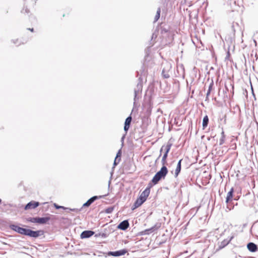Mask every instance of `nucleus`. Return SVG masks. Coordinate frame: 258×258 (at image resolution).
<instances>
[{"label":"nucleus","mask_w":258,"mask_h":258,"mask_svg":"<svg viewBox=\"0 0 258 258\" xmlns=\"http://www.w3.org/2000/svg\"><path fill=\"white\" fill-rule=\"evenodd\" d=\"M230 51H229V50H228V51L227 52V53H226V56L225 58V60H230Z\"/></svg>","instance_id":"38"},{"label":"nucleus","mask_w":258,"mask_h":258,"mask_svg":"<svg viewBox=\"0 0 258 258\" xmlns=\"http://www.w3.org/2000/svg\"><path fill=\"white\" fill-rule=\"evenodd\" d=\"M235 25H236V26H239V25H238V23H233L232 24L231 28H232V30H233V31L234 32H235V28H234Z\"/></svg>","instance_id":"37"},{"label":"nucleus","mask_w":258,"mask_h":258,"mask_svg":"<svg viewBox=\"0 0 258 258\" xmlns=\"http://www.w3.org/2000/svg\"><path fill=\"white\" fill-rule=\"evenodd\" d=\"M101 236L102 237H106V234L105 233H101Z\"/></svg>","instance_id":"48"},{"label":"nucleus","mask_w":258,"mask_h":258,"mask_svg":"<svg viewBox=\"0 0 258 258\" xmlns=\"http://www.w3.org/2000/svg\"><path fill=\"white\" fill-rule=\"evenodd\" d=\"M114 206H111L109 207H108L105 210V212L106 214H111L112 213L113 211L114 210Z\"/></svg>","instance_id":"31"},{"label":"nucleus","mask_w":258,"mask_h":258,"mask_svg":"<svg viewBox=\"0 0 258 258\" xmlns=\"http://www.w3.org/2000/svg\"><path fill=\"white\" fill-rule=\"evenodd\" d=\"M160 16L158 15H156L154 18V22H156L159 19Z\"/></svg>","instance_id":"40"},{"label":"nucleus","mask_w":258,"mask_h":258,"mask_svg":"<svg viewBox=\"0 0 258 258\" xmlns=\"http://www.w3.org/2000/svg\"><path fill=\"white\" fill-rule=\"evenodd\" d=\"M51 220V218L49 216L44 217H28L26 219L27 222L31 223H37L41 224H44L47 223V221Z\"/></svg>","instance_id":"5"},{"label":"nucleus","mask_w":258,"mask_h":258,"mask_svg":"<svg viewBox=\"0 0 258 258\" xmlns=\"http://www.w3.org/2000/svg\"><path fill=\"white\" fill-rule=\"evenodd\" d=\"M146 201V198L142 197V196H141L140 195L139 197L137 199L135 202L134 203L132 208V210H134L135 209L138 208L139 207L141 206Z\"/></svg>","instance_id":"12"},{"label":"nucleus","mask_w":258,"mask_h":258,"mask_svg":"<svg viewBox=\"0 0 258 258\" xmlns=\"http://www.w3.org/2000/svg\"><path fill=\"white\" fill-rule=\"evenodd\" d=\"M157 34L156 33H153V34H152V39H155L157 38Z\"/></svg>","instance_id":"41"},{"label":"nucleus","mask_w":258,"mask_h":258,"mask_svg":"<svg viewBox=\"0 0 258 258\" xmlns=\"http://www.w3.org/2000/svg\"><path fill=\"white\" fill-rule=\"evenodd\" d=\"M225 96L227 98H230L234 95V82L229 80L228 83L225 84V90H224Z\"/></svg>","instance_id":"4"},{"label":"nucleus","mask_w":258,"mask_h":258,"mask_svg":"<svg viewBox=\"0 0 258 258\" xmlns=\"http://www.w3.org/2000/svg\"><path fill=\"white\" fill-rule=\"evenodd\" d=\"M101 233H99L98 234H95V236L96 237H99V236H101Z\"/></svg>","instance_id":"44"},{"label":"nucleus","mask_w":258,"mask_h":258,"mask_svg":"<svg viewBox=\"0 0 258 258\" xmlns=\"http://www.w3.org/2000/svg\"><path fill=\"white\" fill-rule=\"evenodd\" d=\"M182 161V159H180L178 163H177V166H176V169H175V174H174V176L175 177H177L179 173L180 172V171H181V162Z\"/></svg>","instance_id":"23"},{"label":"nucleus","mask_w":258,"mask_h":258,"mask_svg":"<svg viewBox=\"0 0 258 258\" xmlns=\"http://www.w3.org/2000/svg\"><path fill=\"white\" fill-rule=\"evenodd\" d=\"M227 6L229 7L230 11L234 12L239 7L238 0H228Z\"/></svg>","instance_id":"10"},{"label":"nucleus","mask_w":258,"mask_h":258,"mask_svg":"<svg viewBox=\"0 0 258 258\" xmlns=\"http://www.w3.org/2000/svg\"><path fill=\"white\" fill-rule=\"evenodd\" d=\"M211 137H208V138H207V140H208V141H210V140H211Z\"/></svg>","instance_id":"51"},{"label":"nucleus","mask_w":258,"mask_h":258,"mask_svg":"<svg viewBox=\"0 0 258 258\" xmlns=\"http://www.w3.org/2000/svg\"><path fill=\"white\" fill-rule=\"evenodd\" d=\"M205 101L209 102V98L208 97H206Z\"/></svg>","instance_id":"47"},{"label":"nucleus","mask_w":258,"mask_h":258,"mask_svg":"<svg viewBox=\"0 0 258 258\" xmlns=\"http://www.w3.org/2000/svg\"><path fill=\"white\" fill-rule=\"evenodd\" d=\"M133 110L134 108L133 109L132 112H133ZM132 113H131V114L125 120L123 130L125 134H127L131 124L132 120Z\"/></svg>","instance_id":"13"},{"label":"nucleus","mask_w":258,"mask_h":258,"mask_svg":"<svg viewBox=\"0 0 258 258\" xmlns=\"http://www.w3.org/2000/svg\"><path fill=\"white\" fill-rule=\"evenodd\" d=\"M160 13H161V8L160 7H159L158 9H157V12H156V14L157 15H158L159 16H160Z\"/></svg>","instance_id":"39"},{"label":"nucleus","mask_w":258,"mask_h":258,"mask_svg":"<svg viewBox=\"0 0 258 258\" xmlns=\"http://www.w3.org/2000/svg\"><path fill=\"white\" fill-rule=\"evenodd\" d=\"M172 145V143H171L170 142H168L166 146H164V145L162 146V147H161V148L160 150V154L157 159H158L160 158V157L161 156V152H162V150H163V149H164V150H165L164 153H166L167 154H168V153L170 150Z\"/></svg>","instance_id":"20"},{"label":"nucleus","mask_w":258,"mask_h":258,"mask_svg":"<svg viewBox=\"0 0 258 258\" xmlns=\"http://www.w3.org/2000/svg\"><path fill=\"white\" fill-rule=\"evenodd\" d=\"M226 203L227 204L226 208L228 209L229 211H231L234 209V204L233 202V201H231L230 202Z\"/></svg>","instance_id":"26"},{"label":"nucleus","mask_w":258,"mask_h":258,"mask_svg":"<svg viewBox=\"0 0 258 258\" xmlns=\"http://www.w3.org/2000/svg\"><path fill=\"white\" fill-rule=\"evenodd\" d=\"M234 238V236H231L230 237H228L226 239H224L221 242L220 244L219 245V248L222 249L227 246L230 242L232 240V239Z\"/></svg>","instance_id":"19"},{"label":"nucleus","mask_w":258,"mask_h":258,"mask_svg":"<svg viewBox=\"0 0 258 258\" xmlns=\"http://www.w3.org/2000/svg\"><path fill=\"white\" fill-rule=\"evenodd\" d=\"M138 83L136 87L134 89V106L135 107L137 102L141 97L142 92L143 89V79L140 77L138 79Z\"/></svg>","instance_id":"3"},{"label":"nucleus","mask_w":258,"mask_h":258,"mask_svg":"<svg viewBox=\"0 0 258 258\" xmlns=\"http://www.w3.org/2000/svg\"><path fill=\"white\" fill-rule=\"evenodd\" d=\"M168 172L166 166H162L160 170L155 174L149 183H152L153 186L157 184L161 179L165 178Z\"/></svg>","instance_id":"2"},{"label":"nucleus","mask_w":258,"mask_h":258,"mask_svg":"<svg viewBox=\"0 0 258 258\" xmlns=\"http://www.w3.org/2000/svg\"><path fill=\"white\" fill-rule=\"evenodd\" d=\"M54 206L55 207V208L56 209H64L66 210V208L63 207V206H58L57 205V204H54Z\"/></svg>","instance_id":"34"},{"label":"nucleus","mask_w":258,"mask_h":258,"mask_svg":"<svg viewBox=\"0 0 258 258\" xmlns=\"http://www.w3.org/2000/svg\"><path fill=\"white\" fill-rule=\"evenodd\" d=\"M95 232L91 230H85L82 232L81 234V238L82 239L88 238L94 234Z\"/></svg>","instance_id":"18"},{"label":"nucleus","mask_w":258,"mask_h":258,"mask_svg":"<svg viewBox=\"0 0 258 258\" xmlns=\"http://www.w3.org/2000/svg\"><path fill=\"white\" fill-rule=\"evenodd\" d=\"M12 41L14 43L16 44L17 42L18 41V39L12 40Z\"/></svg>","instance_id":"45"},{"label":"nucleus","mask_w":258,"mask_h":258,"mask_svg":"<svg viewBox=\"0 0 258 258\" xmlns=\"http://www.w3.org/2000/svg\"><path fill=\"white\" fill-rule=\"evenodd\" d=\"M175 77L182 79H184L185 70L184 66L182 64H179L177 66L176 72L175 73Z\"/></svg>","instance_id":"9"},{"label":"nucleus","mask_w":258,"mask_h":258,"mask_svg":"<svg viewBox=\"0 0 258 258\" xmlns=\"http://www.w3.org/2000/svg\"><path fill=\"white\" fill-rule=\"evenodd\" d=\"M214 81H213V80H212L211 82H210V84L209 85L208 89L207 92L211 93L212 90L214 88Z\"/></svg>","instance_id":"30"},{"label":"nucleus","mask_w":258,"mask_h":258,"mask_svg":"<svg viewBox=\"0 0 258 258\" xmlns=\"http://www.w3.org/2000/svg\"><path fill=\"white\" fill-rule=\"evenodd\" d=\"M66 210H68V212L73 211L76 212H79L80 211V210H79L78 209H71L69 208H66Z\"/></svg>","instance_id":"33"},{"label":"nucleus","mask_w":258,"mask_h":258,"mask_svg":"<svg viewBox=\"0 0 258 258\" xmlns=\"http://www.w3.org/2000/svg\"><path fill=\"white\" fill-rule=\"evenodd\" d=\"M171 69V65L168 62L163 64V68L162 71L161 75L164 79H168L170 78V72Z\"/></svg>","instance_id":"8"},{"label":"nucleus","mask_w":258,"mask_h":258,"mask_svg":"<svg viewBox=\"0 0 258 258\" xmlns=\"http://www.w3.org/2000/svg\"><path fill=\"white\" fill-rule=\"evenodd\" d=\"M248 250L252 252H256L258 250V247L256 244L253 242H249L247 244Z\"/></svg>","instance_id":"21"},{"label":"nucleus","mask_w":258,"mask_h":258,"mask_svg":"<svg viewBox=\"0 0 258 258\" xmlns=\"http://www.w3.org/2000/svg\"><path fill=\"white\" fill-rule=\"evenodd\" d=\"M27 29L30 30L31 32H33L34 31V29L33 28H28Z\"/></svg>","instance_id":"50"},{"label":"nucleus","mask_w":258,"mask_h":258,"mask_svg":"<svg viewBox=\"0 0 258 258\" xmlns=\"http://www.w3.org/2000/svg\"><path fill=\"white\" fill-rule=\"evenodd\" d=\"M108 195V194H106L105 195H103V196H95L91 197V201H92V202L93 203L95 200L104 198L105 197L107 196Z\"/></svg>","instance_id":"29"},{"label":"nucleus","mask_w":258,"mask_h":258,"mask_svg":"<svg viewBox=\"0 0 258 258\" xmlns=\"http://www.w3.org/2000/svg\"><path fill=\"white\" fill-rule=\"evenodd\" d=\"M2 203V200L0 199V204Z\"/></svg>","instance_id":"52"},{"label":"nucleus","mask_w":258,"mask_h":258,"mask_svg":"<svg viewBox=\"0 0 258 258\" xmlns=\"http://www.w3.org/2000/svg\"><path fill=\"white\" fill-rule=\"evenodd\" d=\"M126 135V134H125H125L122 136V138H121V141H122V143H123V141H124V138H125V137ZM122 144H123V143H122Z\"/></svg>","instance_id":"42"},{"label":"nucleus","mask_w":258,"mask_h":258,"mask_svg":"<svg viewBox=\"0 0 258 258\" xmlns=\"http://www.w3.org/2000/svg\"><path fill=\"white\" fill-rule=\"evenodd\" d=\"M221 137L219 140V145L220 146H221L223 144H224L225 142V141H226V135H225V133H224V130L223 128H222V132H221Z\"/></svg>","instance_id":"24"},{"label":"nucleus","mask_w":258,"mask_h":258,"mask_svg":"<svg viewBox=\"0 0 258 258\" xmlns=\"http://www.w3.org/2000/svg\"><path fill=\"white\" fill-rule=\"evenodd\" d=\"M39 202H36L34 201H31V202H29L27 204H26V205L25 206L24 209L25 210L34 209L38 206H39Z\"/></svg>","instance_id":"14"},{"label":"nucleus","mask_w":258,"mask_h":258,"mask_svg":"<svg viewBox=\"0 0 258 258\" xmlns=\"http://www.w3.org/2000/svg\"><path fill=\"white\" fill-rule=\"evenodd\" d=\"M93 203L91 198L89 199L83 205V207H87L90 206Z\"/></svg>","instance_id":"32"},{"label":"nucleus","mask_w":258,"mask_h":258,"mask_svg":"<svg viewBox=\"0 0 258 258\" xmlns=\"http://www.w3.org/2000/svg\"><path fill=\"white\" fill-rule=\"evenodd\" d=\"M168 156V154L166 153H164L163 156L162 157V160H161V163L163 165V166H166L165 165L167 163L166 159Z\"/></svg>","instance_id":"27"},{"label":"nucleus","mask_w":258,"mask_h":258,"mask_svg":"<svg viewBox=\"0 0 258 258\" xmlns=\"http://www.w3.org/2000/svg\"><path fill=\"white\" fill-rule=\"evenodd\" d=\"M126 252L127 250L125 249H123L115 251H109L108 252V255H112L113 256H119L124 255L125 253H126Z\"/></svg>","instance_id":"15"},{"label":"nucleus","mask_w":258,"mask_h":258,"mask_svg":"<svg viewBox=\"0 0 258 258\" xmlns=\"http://www.w3.org/2000/svg\"><path fill=\"white\" fill-rule=\"evenodd\" d=\"M120 161V158L117 159L116 158H115V160L114 161L113 165L116 166L117 165L119 162Z\"/></svg>","instance_id":"35"},{"label":"nucleus","mask_w":258,"mask_h":258,"mask_svg":"<svg viewBox=\"0 0 258 258\" xmlns=\"http://www.w3.org/2000/svg\"><path fill=\"white\" fill-rule=\"evenodd\" d=\"M108 195V194H106L105 195H103V196H95L91 197V201H92V202L93 203L95 200L104 198L105 197L107 196Z\"/></svg>","instance_id":"28"},{"label":"nucleus","mask_w":258,"mask_h":258,"mask_svg":"<svg viewBox=\"0 0 258 258\" xmlns=\"http://www.w3.org/2000/svg\"><path fill=\"white\" fill-rule=\"evenodd\" d=\"M210 93H211L207 92V94H206V97H209V95H210Z\"/></svg>","instance_id":"49"},{"label":"nucleus","mask_w":258,"mask_h":258,"mask_svg":"<svg viewBox=\"0 0 258 258\" xmlns=\"http://www.w3.org/2000/svg\"><path fill=\"white\" fill-rule=\"evenodd\" d=\"M44 233V232L42 230L33 231L31 229H30L28 236L30 237L36 238L40 236L43 235Z\"/></svg>","instance_id":"11"},{"label":"nucleus","mask_w":258,"mask_h":258,"mask_svg":"<svg viewBox=\"0 0 258 258\" xmlns=\"http://www.w3.org/2000/svg\"><path fill=\"white\" fill-rule=\"evenodd\" d=\"M239 197L238 196L235 197V198H234L233 199V201L234 200V201H237L239 199Z\"/></svg>","instance_id":"46"},{"label":"nucleus","mask_w":258,"mask_h":258,"mask_svg":"<svg viewBox=\"0 0 258 258\" xmlns=\"http://www.w3.org/2000/svg\"><path fill=\"white\" fill-rule=\"evenodd\" d=\"M130 226L128 220H125L121 222L117 226V228L122 230H126Z\"/></svg>","instance_id":"16"},{"label":"nucleus","mask_w":258,"mask_h":258,"mask_svg":"<svg viewBox=\"0 0 258 258\" xmlns=\"http://www.w3.org/2000/svg\"><path fill=\"white\" fill-rule=\"evenodd\" d=\"M233 194H234V188L231 187L230 190L228 192L226 198V203H228L231 201H233Z\"/></svg>","instance_id":"22"},{"label":"nucleus","mask_w":258,"mask_h":258,"mask_svg":"<svg viewBox=\"0 0 258 258\" xmlns=\"http://www.w3.org/2000/svg\"><path fill=\"white\" fill-rule=\"evenodd\" d=\"M159 29L163 39H165L166 44L170 43L173 40V36L172 32L170 30V27L165 24H161Z\"/></svg>","instance_id":"1"},{"label":"nucleus","mask_w":258,"mask_h":258,"mask_svg":"<svg viewBox=\"0 0 258 258\" xmlns=\"http://www.w3.org/2000/svg\"><path fill=\"white\" fill-rule=\"evenodd\" d=\"M209 123V117L208 115H205L203 120V123H202V126L203 129L204 130L206 128V127L208 126V124Z\"/></svg>","instance_id":"25"},{"label":"nucleus","mask_w":258,"mask_h":258,"mask_svg":"<svg viewBox=\"0 0 258 258\" xmlns=\"http://www.w3.org/2000/svg\"><path fill=\"white\" fill-rule=\"evenodd\" d=\"M121 155V149H119L116 154V156L115 158H116L117 159H118V158H120Z\"/></svg>","instance_id":"36"},{"label":"nucleus","mask_w":258,"mask_h":258,"mask_svg":"<svg viewBox=\"0 0 258 258\" xmlns=\"http://www.w3.org/2000/svg\"><path fill=\"white\" fill-rule=\"evenodd\" d=\"M10 228L13 231L17 232V233L24 235L25 236H28L29 233L30 229L24 228L20 227L17 225L14 224H11L10 225Z\"/></svg>","instance_id":"6"},{"label":"nucleus","mask_w":258,"mask_h":258,"mask_svg":"<svg viewBox=\"0 0 258 258\" xmlns=\"http://www.w3.org/2000/svg\"><path fill=\"white\" fill-rule=\"evenodd\" d=\"M23 10H25V12L26 13H29V9L27 7L26 8H24L23 9Z\"/></svg>","instance_id":"43"},{"label":"nucleus","mask_w":258,"mask_h":258,"mask_svg":"<svg viewBox=\"0 0 258 258\" xmlns=\"http://www.w3.org/2000/svg\"><path fill=\"white\" fill-rule=\"evenodd\" d=\"M161 226V224L159 223H156L152 227L146 229L144 230L140 231L138 235H149L155 231H157Z\"/></svg>","instance_id":"7"},{"label":"nucleus","mask_w":258,"mask_h":258,"mask_svg":"<svg viewBox=\"0 0 258 258\" xmlns=\"http://www.w3.org/2000/svg\"><path fill=\"white\" fill-rule=\"evenodd\" d=\"M153 185H152V183H149L146 189L141 193L140 196H142V197L146 198V200H147V198H148L150 194V188Z\"/></svg>","instance_id":"17"}]
</instances>
